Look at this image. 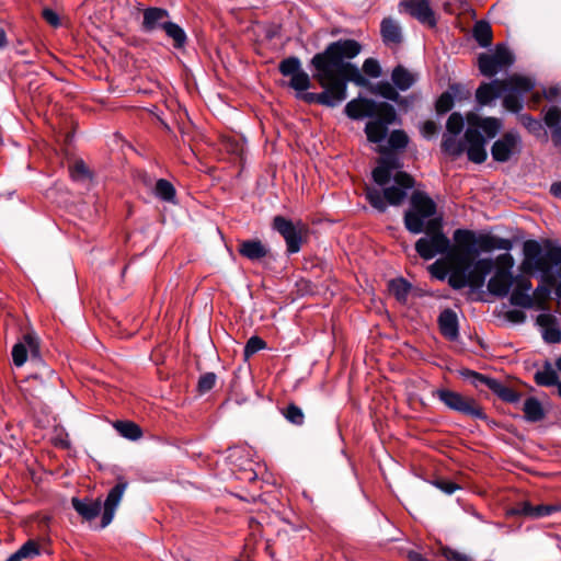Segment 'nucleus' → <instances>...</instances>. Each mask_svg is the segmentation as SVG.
I'll return each mask as SVG.
<instances>
[{"label": "nucleus", "instance_id": "f257e3e1", "mask_svg": "<svg viewBox=\"0 0 561 561\" xmlns=\"http://www.w3.org/2000/svg\"><path fill=\"white\" fill-rule=\"evenodd\" d=\"M362 50L355 39H339L330 43L325 49L316 54L310 65L313 79L323 89L320 93L307 92L311 85L309 75L302 69L296 56L283 59L278 70L284 77H290L288 85L297 92V96L308 104H320L334 107L347 98V83L367 87L369 81L362 75L358 67L350 60Z\"/></svg>", "mask_w": 561, "mask_h": 561}, {"label": "nucleus", "instance_id": "f03ea898", "mask_svg": "<svg viewBox=\"0 0 561 561\" xmlns=\"http://www.w3.org/2000/svg\"><path fill=\"white\" fill-rule=\"evenodd\" d=\"M453 238L455 245L451 247L453 256L449 260L454 262V266L448 284L454 289H461L466 286L480 288L492 272L494 267L492 259L483 257L472 262V256L493 250L510 251L513 247L510 239L489 233L476 234L468 229H456Z\"/></svg>", "mask_w": 561, "mask_h": 561}, {"label": "nucleus", "instance_id": "7ed1b4c3", "mask_svg": "<svg viewBox=\"0 0 561 561\" xmlns=\"http://www.w3.org/2000/svg\"><path fill=\"white\" fill-rule=\"evenodd\" d=\"M381 153L378 165L371 172L379 187H367L365 195L371 207L383 213L388 205L399 206L404 202L414 186V179L400 170L402 162L396 153L387 150H381Z\"/></svg>", "mask_w": 561, "mask_h": 561}, {"label": "nucleus", "instance_id": "20e7f679", "mask_svg": "<svg viewBox=\"0 0 561 561\" xmlns=\"http://www.w3.org/2000/svg\"><path fill=\"white\" fill-rule=\"evenodd\" d=\"M344 111L352 119L369 118L365 125V134L367 140L373 144L382 142L387 137L389 126L401 123L391 104L376 102L371 99H354L345 105Z\"/></svg>", "mask_w": 561, "mask_h": 561}, {"label": "nucleus", "instance_id": "39448f33", "mask_svg": "<svg viewBox=\"0 0 561 561\" xmlns=\"http://www.w3.org/2000/svg\"><path fill=\"white\" fill-rule=\"evenodd\" d=\"M534 88L531 78L515 73L503 80L482 82L476 91V101L479 107H483L503 96V106L512 113H519L524 107V96Z\"/></svg>", "mask_w": 561, "mask_h": 561}, {"label": "nucleus", "instance_id": "423d86ee", "mask_svg": "<svg viewBox=\"0 0 561 561\" xmlns=\"http://www.w3.org/2000/svg\"><path fill=\"white\" fill-rule=\"evenodd\" d=\"M523 254L522 268L540 273L543 277L551 276L556 267L561 265V245L550 241L541 245L536 240H527L523 244Z\"/></svg>", "mask_w": 561, "mask_h": 561}, {"label": "nucleus", "instance_id": "0eeeda50", "mask_svg": "<svg viewBox=\"0 0 561 561\" xmlns=\"http://www.w3.org/2000/svg\"><path fill=\"white\" fill-rule=\"evenodd\" d=\"M423 232L425 234L415 242V251L423 260H432L438 254L448 259L453 256L450 240L443 231L440 217L428 220Z\"/></svg>", "mask_w": 561, "mask_h": 561}, {"label": "nucleus", "instance_id": "6e6552de", "mask_svg": "<svg viewBox=\"0 0 561 561\" xmlns=\"http://www.w3.org/2000/svg\"><path fill=\"white\" fill-rule=\"evenodd\" d=\"M435 202L422 191H415L410 198V208L404 213V226L413 234L423 232L426 222L436 214Z\"/></svg>", "mask_w": 561, "mask_h": 561}, {"label": "nucleus", "instance_id": "1a4fd4ad", "mask_svg": "<svg viewBox=\"0 0 561 561\" xmlns=\"http://www.w3.org/2000/svg\"><path fill=\"white\" fill-rule=\"evenodd\" d=\"M493 261V274L488 282V290L493 296L504 298L510 294L514 283L515 276L512 273L514 259L510 253H503Z\"/></svg>", "mask_w": 561, "mask_h": 561}, {"label": "nucleus", "instance_id": "9d476101", "mask_svg": "<svg viewBox=\"0 0 561 561\" xmlns=\"http://www.w3.org/2000/svg\"><path fill=\"white\" fill-rule=\"evenodd\" d=\"M433 396L443 402L448 409L472 416L478 420H486L488 416L473 398L465 397L459 392L440 388Z\"/></svg>", "mask_w": 561, "mask_h": 561}, {"label": "nucleus", "instance_id": "9b49d317", "mask_svg": "<svg viewBox=\"0 0 561 561\" xmlns=\"http://www.w3.org/2000/svg\"><path fill=\"white\" fill-rule=\"evenodd\" d=\"M513 64L514 56L503 44H497L493 53H481L478 57V67L480 72L489 78L495 76L501 70L508 68Z\"/></svg>", "mask_w": 561, "mask_h": 561}, {"label": "nucleus", "instance_id": "f8f14e48", "mask_svg": "<svg viewBox=\"0 0 561 561\" xmlns=\"http://www.w3.org/2000/svg\"><path fill=\"white\" fill-rule=\"evenodd\" d=\"M523 148V141L517 130H508L494 141L491 154L496 162H507L518 156Z\"/></svg>", "mask_w": 561, "mask_h": 561}, {"label": "nucleus", "instance_id": "ddd939ff", "mask_svg": "<svg viewBox=\"0 0 561 561\" xmlns=\"http://www.w3.org/2000/svg\"><path fill=\"white\" fill-rule=\"evenodd\" d=\"M272 226L284 238L289 254L300 251L302 244L300 222L294 224L290 219L276 216L273 219Z\"/></svg>", "mask_w": 561, "mask_h": 561}, {"label": "nucleus", "instance_id": "4468645a", "mask_svg": "<svg viewBox=\"0 0 561 561\" xmlns=\"http://www.w3.org/2000/svg\"><path fill=\"white\" fill-rule=\"evenodd\" d=\"M465 151L471 162L482 163L486 160L488 153L485 150L486 139L480 130L468 127L463 135Z\"/></svg>", "mask_w": 561, "mask_h": 561}, {"label": "nucleus", "instance_id": "2eb2a0df", "mask_svg": "<svg viewBox=\"0 0 561 561\" xmlns=\"http://www.w3.org/2000/svg\"><path fill=\"white\" fill-rule=\"evenodd\" d=\"M513 289L510 301L513 306L530 309L534 307V297L531 295L533 284L530 279L524 275L514 277Z\"/></svg>", "mask_w": 561, "mask_h": 561}, {"label": "nucleus", "instance_id": "dca6fc26", "mask_svg": "<svg viewBox=\"0 0 561 561\" xmlns=\"http://www.w3.org/2000/svg\"><path fill=\"white\" fill-rule=\"evenodd\" d=\"M127 486L128 482L123 478H119L118 482L110 490L104 502V511L101 519L102 528L112 523L116 508L119 505Z\"/></svg>", "mask_w": 561, "mask_h": 561}, {"label": "nucleus", "instance_id": "f3484780", "mask_svg": "<svg viewBox=\"0 0 561 561\" xmlns=\"http://www.w3.org/2000/svg\"><path fill=\"white\" fill-rule=\"evenodd\" d=\"M401 5L405 7L407 11L422 24L430 27L436 25L435 13L428 0H404Z\"/></svg>", "mask_w": 561, "mask_h": 561}, {"label": "nucleus", "instance_id": "a211bd4d", "mask_svg": "<svg viewBox=\"0 0 561 561\" xmlns=\"http://www.w3.org/2000/svg\"><path fill=\"white\" fill-rule=\"evenodd\" d=\"M170 13L167 9L159 7L146 8L142 12L141 30L145 33H152L153 31L164 28V25L170 21Z\"/></svg>", "mask_w": 561, "mask_h": 561}, {"label": "nucleus", "instance_id": "6ab92c4d", "mask_svg": "<svg viewBox=\"0 0 561 561\" xmlns=\"http://www.w3.org/2000/svg\"><path fill=\"white\" fill-rule=\"evenodd\" d=\"M541 336L546 343L557 344L561 342V327L558 319L550 313H540L537 317Z\"/></svg>", "mask_w": 561, "mask_h": 561}, {"label": "nucleus", "instance_id": "aec40b11", "mask_svg": "<svg viewBox=\"0 0 561 561\" xmlns=\"http://www.w3.org/2000/svg\"><path fill=\"white\" fill-rule=\"evenodd\" d=\"M543 124L550 130L552 145L561 150V110L550 106L543 112Z\"/></svg>", "mask_w": 561, "mask_h": 561}, {"label": "nucleus", "instance_id": "412c9836", "mask_svg": "<svg viewBox=\"0 0 561 561\" xmlns=\"http://www.w3.org/2000/svg\"><path fill=\"white\" fill-rule=\"evenodd\" d=\"M438 327L442 335L449 341H457L459 337V324L456 312L449 308L444 309L438 316Z\"/></svg>", "mask_w": 561, "mask_h": 561}, {"label": "nucleus", "instance_id": "4be33fe9", "mask_svg": "<svg viewBox=\"0 0 561 561\" xmlns=\"http://www.w3.org/2000/svg\"><path fill=\"white\" fill-rule=\"evenodd\" d=\"M469 127L480 130L484 138L492 139L502 128V121L495 117L481 118L477 115L468 116Z\"/></svg>", "mask_w": 561, "mask_h": 561}, {"label": "nucleus", "instance_id": "5701e85b", "mask_svg": "<svg viewBox=\"0 0 561 561\" xmlns=\"http://www.w3.org/2000/svg\"><path fill=\"white\" fill-rule=\"evenodd\" d=\"M380 35L386 46H396L401 44L402 28L392 18H385L380 23Z\"/></svg>", "mask_w": 561, "mask_h": 561}, {"label": "nucleus", "instance_id": "b1692460", "mask_svg": "<svg viewBox=\"0 0 561 561\" xmlns=\"http://www.w3.org/2000/svg\"><path fill=\"white\" fill-rule=\"evenodd\" d=\"M419 80V75L402 65L396 66L391 71V81L398 91H408Z\"/></svg>", "mask_w": 561, "mask_h": 561}, {"label": "nucleus", "instance_id": "393cba45", "mask_svg": "<svg viewBox=\"0 0 561 561\" xmlns=\"http://www.w3.org/2000/svg\"><path fill=\"white\" fill-rule=\"evenodd\" d=\"M71 503L75 511L87 520L94 519L101 513L102 505L100 500L73 497Z\"/></svg>", "mask_w": 561, "mask_h": 561}, {"label": "nucleus", "instance_id": "a878e982", "mask_svg": "<svg viewBox=\"0 0 561 561\" xmlns=\"http://www.w3.org/2000/svg\"><path fill=\"white\" fill-rule=\"evenodd\" d=\"M239 253L250 261H259L267 255L268 250L260 240H244L239 244Z\"/></svg>", "mask_w": 561, "mask_h": 561}, {"label": "nucleus", "instance_id": "bb28decb", "mask_svg": "<svg viewBox=\"0 0 561 561\" xmlns=\"http://www.w3.org/2000/svg\"><path fill=\"white\" fill-rule=\"evenodd\" d=\"M374 92L386 100L396 102L399 106H408L409 100L407 98H402L398 89L393 83L388 81H380L374 87Z\"/></svg>", "mask_w": 561, "mask_h": 561}, {"label": "nucleus", "instance_id": "cd10ccee", "mask_svg": "<svg viewBox=\"0 0 561 561\" xmlns=\"http://www.w3.org/2000/svg\"><path fill=\"white\" fill-rule=\"evenodd\" d=\"M54 425L53 427L43 435L44 438H47L55 447L61 448V449H68L70 448V439L69 435L66 432V430L60 426L59 424H56V419H53Z\"/></svg>", "mask_w": 561, "mask_h": 561}, {"label": "nucleus", "instance_id": "c85d7f7f", "mask_svg": "<svg viewBox=\"0 0 561 561\" xmlns=\"http://www.w3.org/2000/svg\"><path fill=\"white\" fill-rule=\"evenodd\" d=\"M459 135L444 134L442 141L443 151L456 159L465 152V140L458 138Z\"/></svg>", "mask_w": 561, "mask_h": 561}, {"label": "nucleus", "instance_id": "c756f323", "mask_svg": "<svg viewBox=\"0 0 561 561\" xmlns=\"http://www.w3.org/2000/svg\"><path fill=\"white\" fill-rule=\"evenodd\" d=\"M523 411L525 420L528 422H539L545 417V410L540 401L534 397L525 400Z\"/></svg>", "mask_w": 561, "mask_h": 561}, {"label": "nucleus", "instance_id": "7c9ffc66", "mask_svg": "<svg viewBox=\"0 0 561 561\" xmlns=\"http://www.w3.org/2000/svg\"><path fill=\"white\" fill-rule=\"evenodd\" d=\"M163 31L165 35L172 39L173 47L176 49H183L187 44V35L183 27L179 24L169 21L167 25H164Z\"/></svg>", "mask_w": 561, "mask_h": 561}, {"label": "nucleus", "instance_id": "2f4dec72", "mask_svg": "<svg viewBox=\"0 0 561 561\" xmlns=\"http://www.w3.org/2000/svg\"><path fill=\"white\" fill-rule=\"evenodd\" d=\"M450 91L443 93L436 102V111L440 114L449 112L454 106V98L460 96L463 88L460 84L450 85Z\"/></svg>", "mask_w": 561, "mask_h": 561}, {"label": "nucleus", "instance_id": "473e14b6", "mask_svg": "<svg viewBox=\"0 0 561 561\" xmlns=\"http://www.w3.org/2000/svg\"><path fill=\"white\" fill-rule=\"evenodd\" d=\"M472 33L474 39L481 47L486 48L492 44V28L489 22H476Z\"/></svg>", "mask_w": 561, "mask_h": 561}, {"label": "nucleus", "instance_id": "72a5a7b5", "mask_svg": "<svg viewBox=\"0 0 561 561\" xmlns=\"http://www.w3.org/2000/svg\"><path fill=\"white\" fill-rule=\"evenodd\" d=\"M154 196L167 203H175L176 192L171 182L164 179H159L156 182Z\"/></svg>", "mask_w": 561, "mask_h": 561}, {"label": "nucleus", "instance_id": "f704fd0d", "mask_svg": "<svg viewBox=\"0 0 561 561\" xmlns=\"http://www.w3.org/2000/svg\"><path fill=\"white\" fill-rule=\"evenodd\" d=\"M491 391L496 394L501 400L508 403H517L520 400L522 394L515 391L513 388L504 385L499 379L492 385Z\"/></svg>", "mask_w": 561, "mask_h": 561}, {"label": "nucleus", "instance_id": "c9c22d12", "mask_svg": "<svg viewBox=\"0 0 561 561\" xmlns=\"http://www.w3.org/2000/svg\"><path fill=\"white\" fill-rule=\"evenodd\" d=\"M114 427L121 436L130 440H137L142 436L140 426L130 421H117Z\"/></svg>", "mask_w": 561, "mask_h": 561}, {"label": "nucleus", "instance_id": "e433bc0d", "mask_svg": "<svg viewBox=\"0 0 561 561\" xmlns=\"http://www.w3.org/2000/svg\"><path fill=\"white\" fill-rule=\"evenodd\" d=\"M389 290L400 302H405L411 290V284L404 278L399 277L390 280Z\"/></svg>", "mask_w": 561, "mask_h": 561}, {"label": "nucleus", "instance_id": "4c0bfd02", "mask_svg": "<svg viewBox=\"0 0 561 561\" xmlns=\"http://www.w3.org/2000/svg\"><path fill=\"white\" fill-rule=\"evenodd\" d=\"M558 373L549 364H547L543 369L538 370L535 374V381L538 386H556L558 383Z\"/></svg>", "mask_w": 561, "mask_h": 561}, {"label": "nucleus", "instance_id": "58836bf2", "mask_svg": "<svg viewBox=\"0 0 561 561\" xmlns=\"http://www.w3.org/2000/svg\"><path fill=\"white\" fill-rule=\"evenodd\" d=\"M461 375L466 378H468L472 386H474L477 389H480L482 387H486L488 389H492V385L495 382V378L482 375L480 373L465 369L461 371Z\"/></svg>", "mask_w": 561, "mask_h": 561}, {"label": "nucleus", "instance_id": "ea45409f", "mask_svg": "<svg viewBox=\"0 0 561 561\" xmlns=\"http://www.w3.org/2000/svg\"><path fill=\"white\" fill-rule=\"evenodd\" d=\"M520 122L523 126L535 137L547 140V133L543 130V125L540 121L528 114H524L520 116Z\"/></svg>", "mask_w": 561, "mask_h": 561}, {"label": "nucleus", "instance_id": "a19ab883", "mask_svg": "<svg viewBox=\"0 0 561 561\" xmlns=\"http://www.w3.org/2000/svg\"><path fill=\"white\" fill-rule=\"evenodd\" d=\"M388 145L392 150H403L409 145V137L402 129H394L388 137Z\"/></svg>", "mask_w": 561, "mask_h": 561}, {"label": "nucleus", "instance_id": "79ce46f5", "mask_svg": "<svg viewBox=\"0 0 561 561\" xmlns=\"http://www.w3.org/2000/svg\"><path fill=\"white\" fill-rule=\"evenodd\" d=\"M283 415L289 423L294 425L299 426L302 425L305 422V415L302 410L294 403H290L285 408V410L283 411Z\"/></svg>", "mask_w": 561, "mask_h": 561}, {"label": "nucleus", "instance_id": "37998d69", "mask_svg": "<svg viewBox=\"0 0 561 561\" xmlns=\"http://www.w3.org/2000/svg\"><path fill=\"white\" fill-rule=\"evenodd\" d=\"M465 121L463 117L459 113H453L447 122H446V133L445 134H453V135H459L463 129Z\"/></svg>", "mask_w": 561, "mask_h": 561}, {"label": "nucleus", "instance_id": "c03bdc74", "mask_svg": "<svg viewBox=\"0 0 561 561\" xmlns=\"http://www.w3.org/2000/svg\"><path fill=\"white\" fill-rule=\"evenodd\" d=\"M428 271L434 278L444 280L449 279L451 268L448 270L444 261L437 260L428 266Z\"/></svg>", "mask_w": 561, "mask_h": 561}, {"label": "nucleus", "instance_id": "a18cd8bd", "mask_svg": "<svg viewBox=\"0 0 561 561\" xmlns=\"http://www.w3.org/2000/svg\"><path fill=\"white\" fill-rule=\"evenodd\" d=\"M12 360L14 366L22 367L27 360V347L24 342H18L12 348Z\"/></svg>", "mask_w": 561, "mask_h": 561}, {"label": "nucleus", "instance_id": "49530a36", "mask_svg": "<svg viewBox=\"0 0 561 561\" xmlns=\"http://www.w3.org/2000/svg\"><path fill=\"white\" fill-rule=\"evenodd\" d=\"M70 175L75 181H83L90 179L88 167L82 160L76 161L70 168Z\"/></svg>", "mask_w": 561, "mask_h": 561}, {"label": "nucleus", "instance_id": "de8ad7c7", "mask_svg": "<svg viewBox=\"0 0 561 561\" xmlns=\"http://www.w3.org/2000/svg\"><path fill=\"white\" fill-rule=\"evenodd\" d=\"M266 347V343L259 336H251L244 346V356L250 357Z\"/></svg>", "mask_w": 561, "mask_h": 561}, {"label": "nucleus", "instance_id": "09e8293b", "mask_svg": "<svg viewBox=\"0 0 561 561\" xmlns=\"http://www.w3.org/2000/svg\"><path fill=\"white\" fill-rule=\"evenodd\" d=\"M364 73L370 78H379L381 76V67L379 61L375 58H367L362 67Z\"/></svg>", "mask_w": 561, "mask_h": 561}, {"label": "nucleus", "instance_id": "8fccbe9b", "mask_svg": "<svg viewBox=\"0 0 561 561\" xmlns=\"http://www.w3.org/2000/svg\"><path fill=\"white\" fill-rule=\"evenodd\" d=\"M217 376L214 373L203 374L197 383V389L201 393H206L215 387Z\"/></svg>", "mask_w": 561, "mask_h": 561}, {"label": "nucleus", "instance_id": "3c124183", "mask_svg": "<svg viewBox=\"0 0 561 561\" xmlns=\"http://www.w3.org/2000/svg\"><path fill=\"white\" fill-rule=\"evenodd\" d=\"M561 511V505L560 504H540V505H535V514H534V518H541V517H546V516H550L557 512H560Z\"/></svg>", "mask_w": 561, "mask_h": 561}, {"label": "nucleus", "instance_id": "603ef678", "mask_svg": "<svg viewBox=\"0 0 561 561\" xmlns=\"http://www.w3.org/2000/svg\"><path fill=\"white\" fill-rule=\"evenodd\" d=\"M534 511L535 505H531L529 502H523L518 506L508 511V515H523L534 518Z\"/></svg>", "mask_w": 561, "mask_h": 561}, {"label": "nucleus", "instance_id": "864d4df0", "mask_svg": "<svg viewBox=\"0 0 561 561\" xmlns=\"http://www.w3.org/2000/svg\"><path fill=\"white\" fill-rule=\"evenodd\" d=\"M43 19L53 27L60 26V18L56 11L49 8H45L42 12Z\"/></svg>", "mask_w": 561, "mask_h": 561}, {"label": "nucleus", "instance_id": "5fc2aeb1", "mask_svg": "<svg viewBox=\"0 0 561 561\" xmlns=\"http://www.w3.org/2000/svg\"><path fill=\"white\" fill-rule=\"evenodd\" d=\"M443 556L445 557V559L447 561H472L470 559V557L463 554V553H460L456 550H453L450 548H445L443 550Z\"/></svg>", "mask_w": 561, "mask_h": 561}, {"label": "nucleus", "instance_id": "6e6d98bb", "mask_svg": "<svg viewBox=\"0 0 561 561\" xmlns=\"http://www.w3.org/2000/svg\"><path fill=\"white\" fill-rule=\"evenodd\" d=\"M434 484L442 492L448 495L453 494L456 490L459 489V485L457 483L447 480H437Z\"/></svg>", "mask_w": 561, "mask_h": 561}, {"label": "nucleus", "instance_id": "4d7b16f0", "mask_svg": "<svg viewBox=\"0 0 561 561\" xmlns=\"http://www.w3.org/2000/svg\"><path fill=\"white\" fill-rule=\"evenodd\" d=\"M421 133L425 138H431L437 133V125L433 121H426L421 128Z\"/></svg>", "mask_w": 561, "mask_h": 561}, {"label": "nucleus", "instance_id": "13d9d810", "mask_svg": "<svg viewBox=\"0 0 561 561\" xmlns=\"http://www.w3.org/2000/svg\"><path fill=\"white\" fill-rule=\"evenodd\" d=\"M549 289L547 287H543V286H538L535 290L531 291V295L534 297V302L536 300H545L548 295H549Z\"/></svg>", "mask_w": 561, "mask_h": 561}, {"label": "nucleus", "instance_id": "bf43d9fd", "mask_svg": "<svg viewBox=\"0 0 561 561\" xmlns=\"http://www.w3.org/2000/svg\"><path fill=\"white\" fill-rule=\"evenodd\" d=\"M36 367H37V376L41 375H45V376H54V370H51L43 360H41L38 357H37V364H36Z\"/></svg>", "mask_w": 561, "mask_h": 561}, {"label": "nucleus", "instance_id": "052dcab7", "mask_svg": "<svg viewBox=\"0 0 561 561\" xmlns=\"http://www.w3.org/2000/svg\"><path fill=\"white\" fill-rule=\"evenodd\" d=\"M408 559L409 561H430L425 556L415 550L408 552Z\"/></svg>", "mask_w": 561, "mask_h": 561}, {"label": "nucleus", "instance_id": "680f3d73", "mask_svg": "<svg viewBox=\"0 0 561 561\" xmlns=\"http://www.w3.org/2000/svg\"><path fill=\"white\" fill-rule=\"evenodd\" d=\"M550 193L558 198H561V182H556L550 186Z\"/></svg>", "mask_w": 561, "mask_h": 561}, {"label": "nucleus", "instance_id": "e2e57ef3", "mask_svg": "<svg viewBox=\"0 0 561 561\" xmlns=\"http://www.w3.org/2000/svg\"><path fill=\"white\" fill-rule=\"evenodd\" d=\"M27 380H22L21 383H20V390L22 391V393L25 396V398H28V397H32V391L28 390V388L25 386Z\"/></svg>", "mask_w": 561, "mask_h": 561}, {"label": "nucleus", "instance_id": "0e129e2a", "mask_svg": "<svg viewBox=\"0 0 561 561\" xmlns=\"http://www.w3.org/2000/svg\"><path fill=\"white\" fill-rule=\"evenodd\" d=\"M7 45V35L2 27H0V49Z\"/></svg>", "mask_w": 561, "mask_h": 561}, {"label": "nucleus", "instance_id": "69168bd1", "mask_svg": "<svg viewBox=\"0 0 561 561\" xmlns=\"http://www.w3.org/2000/svg\"><path fill=\"white\" fill-rule=\"evenodd\" d=\"M558 267H559L558 274L560 276V280L556 286V295L561 299V265H559Z\"/></svg>", "mask_w": 561, "mask_h": 561}, {"label": "nucleus", "instance_id": "338daca9", "mask_svg": "<svg viewBox=\"0 0 561 561\" xmlns=\"http://www.w3.org/2000/svg\"><path fill=\"white\" fill-rule=\"evenodd\" d=\"M24 341H25V343H26L28 346H32V345H33V336H32V334H25V335H24Z\"/></svg>", "mask_w": 561, "mask_h": 561}, {"label": "nucleus", "instance_id": "774afa93", "mask_svg": "<svg viewBox=\"0 0 561 561\" xmlns=\"http://www.w3.org/2000/svg\"><path fill=\"white\" fill-rule=\"evenodd\" d=\"M556 387H557V393L561 398V381L560 380H558V383L556 385Z\"/></svg>", "mask_w": 561, "mask_h": 561}]
</instances>
